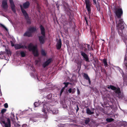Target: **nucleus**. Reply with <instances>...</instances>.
Returning <instances> with one entry per match:
<instances>
[{
  "label": "nucleus",
  "instance_id": "1",
  "mask_svg": "<svg viewBox=\"0 0 127 127\" xmlns=\"http://www.w3.org/2000/svg\"><path fill=\"white\" fill-rule=\"evenodd\" d=\"M116 21L118 33L122 37L123 40L127 47V35L123 33V30L124 28L123 21L122 19L119 20L117 18H116Z\"/></svg>",
  "mask_w": 127,
  "mask_h": 127
},
{
  "label": "nucleus",
  "instance_id": "2",
  "mask_svg": "<svg viewBox=\"0 0 127 127\" xmlns=\"http://www.w3.org/2000/svg\"><path fill=\"white\" fill-rule=\"evenodd\" d=\"M15 47L16 49L22 48H28L30 51H32L35 56H37L38 55V50L37 48V46H34L32 44L30 43L27 47L26 46H24L22 44H17L15 46Z\"/></svg>",
  "mask_w": 127,
  "mask_h": 127
},
{
  "label": "nucleus",
  "instance_id": "3",
  "mask_svg": "<svg viewBox=\"0 0 127 127\" xmlns=\"http://www.w3.org/2000/svg\"><path fill=\"white\" fill-rule=\"evenodd\" d=\"M48 104H44L43 105V108L42 111L44 112L45 115L47 114V112H51L53 114H56L58 113V110L56 108H55L53 110L50 109V108L48 107Z\"/></svg>",
  "mask_w": 127,
  "mask_h": 127
},
{
  "label": "nucleus",
  "instance_id": "4",
  "mask_svg": "<svg viewBox=\"0 0 127 127\" xmlns=\"http://www.w3.org/2000/svg\"><path fill=\"white\" fill-rule=\"evenodd\" d=\"M41 30V33L42 36L39 37V39L41 44H43L45 42V32L44 28L42 26H40Z\"/></svg>",
  "mask_w": 127,
  "mask_h": 127
},
{
  "label": "nucleus",
  "instance_id": "5",
  "mask_svg": "<svg viewBox=\"0 0 127 127\" xmlns=\"http://www.w3.org/2000/svg\"><path fill=\"white\" fill-rule=\"evenodd\" d=\"M108 89H111L113 90H115V93L118 95V97L120 98L121 97V93L120 91V89L119 88H116L115 87L112 85H110L107 87Z\"/></svg>",
  "mask_w": 127,
  "mask_h": 127
},
{
  "label": "nucleus",
  "instance_id": "6",
  "mask_svg": "<svg viewBox=\"0 0 127 127\" xmlns=\"http://www.w3.org/2000/svg\"><path fill=\"white\" fill-rule=\"evenodd\" d=\"M115 13L118 18H120L123 14L122 9L120 8H116Z\"/></svg>",
  "mask_w": 127,
  "mask_h": 127
},
{
  "label": "nucleus",
  "instance_id": "7",
  "mask_svg": "<svg viewBox=\"0 0 127 127\" xmlns=\"http://www.w3.org/2000/svg\"><path fill=\"white\" fill-rule=\"evenodd\" d=\"M36 31V29L33 27L30 28L29 30V32H26L24 34V36L30 37L32 36V33Z\"/></svg>",
  "mask_w": 127,
  "mask_h": 127
},
{
  "label": "nucleus",
  "instance_id": "8",
  "mask_svg": "<svg viewBox=\"0 0 127 127\" xmlns=\"http://www.w3.org/2000/svg\"><path fill=\"white\" fill-rule=\"evenodd\" d=\"M85 0L86 4V8L89 13L91 11L90 7L91 5V2L90 1V0Z\"/></svg>",
  "mask_w": 127,
  "mask_h": 127
},
{
  "label": "nucleus",
  "instance_id": "9",
  "mask_svg": "<svg viewBox=\"0 0 127 127\" xmlns=\"http://www.w3.org/2000/svg\"><path fill=\"white\" fill-rule=\"evenodd\" d=\"M7 122L5 123V121L4 120L2 121V123L5 125V127H10V122L9 119L8 118H7Z\"/></svg>",
  "mask_w": 127,
  "mask_h": 127
},
{
  "label": "nucleus",
  "instance_id": "10",
  "mask_svg": "<svg viewBox=\"0 0 127 127\" xmlns=\"http://www.w3.org/2000/svg\"><path fill=\"white\" fill-rule=\"evenodd\" d=\"M81 55L83 57L86 62L89 61V59L87 55L85 53L82 51H81Z\"/></svg>",
  "mask_w": 127,
  "mask_h": 127
},
{
  "label": "nucleus",
  "instance_id": "11",
  "mask_svg": "<svg viewBox=\"0 0 127 127\" xmlns=\"http://www.w3.org/2000/svg\"><path fill=\"white\" fill-rule=\"evenodd\" d=\"M9 1L10 3L13 12H15V5L13 1V0H9Z\"/></svg>",
  "mask_w": 127,
  "mask_h": 127
},
{
  "label": "nucleus",
  "instance_id": "12",
  "mask_svg": "<svg viewBox=\"0 0 127 127\" xmlns=\"http://www.w3.org/2000/svg\"><path fill=\"white\" fill-rule=\"evenodd\" d=\"M52 61L51 59H49L47 60L43 64V66L44 67H45L48 65Z\"/></svg>",
  "mask_w": 127,
  "mask_h": 127
},
{
  "label": "nucleus",
  "instance_id": "13",
  "mask_svg": "<svg viewBox=\"0 0 127 127\" xmlns=\"http://www.w3.org/2000/svg\"><path fill=\"white\" fill-rule=\"evenodd\" d=\"M7 0H3L2 5L4 9H6L7 8Z\"/></svg>",
  "mask_w": 127,
  "mask_h": 127
},
{
  "label": "nucleus",
  "instance_id": "14",
  "mask_svg": "<svg viewBox=\"0 0 127 127\" xmlns=\"http://www.w3.org/2000/svg\"><path fill=\"white\" fill-rule=\"evenodd\" d=\"M20 7L21 8L23 14L24 16L26 18H27L28 16L26 11L23 8L22 5H20Z\"/></svg>",
  "mask_w": 127,
  "mask_h": 127
},
{
  "label": "nucleus",
  "instance_id": "15",
  "mask_svg": "<svg viewBox=\"0 0 127 127\" xmlns=\"http://www.w3.org/2000/svg\"><path fill=\"white\" fill-rule=\"evenodd\" d=\"M76 90L75 88H70L68 90L66 91V93L67 94L68 93H74L75 92Z\"/></svg>",
  "mask_w": 127,
  "mask_h": 127
},
{
  "label": "nucleus",
  "instance_id": "16",
  "mask_svg": "<svg viewBox=\"0 0 127 127\" xmlns=\"http://www.w3.org/2000/svg\"><path fill=\"white\" fill-rule=\"evenodd\" d=\"M62 46V42L61 40L60 39L58 41L57 44L56 45V47L58 49H60Z\"/></svg>",
  "mask_w": 127,
  "mask_h": 127
},
{
  "label": "nucleus",
  "instance_id": "17",
  "mask_svg": "<svg viewBox=\"0 0 127 127\" xmlns=\"http://www.w3.org/2000/svg\"><path fill=\"white\" fill-rule=\"evenodd\" d=\"M70 84L69 83L67 82L65 83L64 82L63 84L65 85V86L61 90V92L60 93V96H61L62 93L63 92L65 87H67L68 86V85Z\"/></svg>",
  "mask_w": 127,
  "mask_h": 127
},
{
  "label": "nucleus",
  "instance_id": "18",
  "mask_svg": "<svg viewBox=\"0 0 127 127\" xmlns=\"http://www.w3.org/2000/svg\"><path fill=\"white\" fill-rule=\"evenodd\" d=\"M83 77L86 80H87L88 81L89 85H91V81L90 79L88 76L87 74L86 73H84Z\"/></svg>",
  "mask_w": 127,
  "mask_h": 127
},
{
  "label": "nucleus",
  "instance_id": "19",
  "mask_svg": "<svg viewBox=\"0 0 127 127\" xmlns=\"http://www.w3.org/2000/svg\"><path fill=\"white\" fill-rule=\"evenodd\" d=\"M30 5V3L28 1H27L24 3L23 4V7L25 9L28 8Z\"/></svg>",
  "mask_w": 127,
  "mask_h": 127
},
{
  "label": "nucleus",
  "instance_id": "20",
  "mask_svg": "<svg viewBox=\"0 0 127 127\" xmlns=\"http://www.w3.org/2000/svg\"><path fill=\"white\" fill-rule=\"evenodd\" d=\"M111 37L113 38H115V31L113 27L111 28Z\"/></svg>",
  "mask_w": 127,
  "mask_h": 127
},
{
  "label": "nucleus",
  "instance_id": "21",
  "mask_svg": "<svg viewBox=\"0 0 127 127\" xmlns=\"http://www.w3.org/2000/svg\"><path fill=\"white\" fill-rule=\"evenodd\" d=\"M127 55V52H126V57L125 58L124 63L125 65L126 68L127 69V56H126Z\"/></svg>",
  "mask_w": 127,
  "mask_h": 127
},
{
  "label": "nucleus",
  "instance_id": "22",
  "mask_svg": "<svg viewBox=\"0 0 127 127\" xmlns=\"http://www.w3.org/2000/svg\"><path fill=\"white\" fill-rule=\"evenodd\" d=\"M86 113L89 115H92L94 113L93 112H92L89 108H87L86 110Z\"/></svg>",
  "mask_w": 127,
  "mask_h": 127
},
{
  "label": "nucleus",
  "instance_id": "23",
  "mask_svg": "<svg viewBox=\"0 0 127 127\" xmlns=\"http://www.w3.org/2000/svg\"><path fill=\"white\" fill-rule=\"evenodd\" d=\"M106 121L109 122H111L113 120V119L112 118H107L106 120Z\"/></svg>",
  "mask_w": 127,
  "mask_h": 127
},
{
  "label": "nucleus",
  "instance_id": "24",
  "mask_svg": "<svg viewBox=\"0 0 127 127\" xmlns=\"http://www.w3.org/2000/svg\"><path fill=\"white\" fill-rule=\"evenodd\" d=\"M103 62L105 66H106L107 65L106 60V59H103Z\"/></svg>",
  "mask_w": 127,
  "mask_h": 127
},
{
  "label": "nucleus",
  "instance_id": "25",
  "mask_svg": "<svg viewBox=\"0 0 127 127\" xmlns=\"http://www.w3.org/2000/svg\"><path fill=\"white\" fill-rule=\"evenodd\" d=\"M85 45V47H87L88 49L89 50H91L92 49V48H91V47L88 44H86Z\"/></svg>",
  "mask_w": 127,
  "mask_h": 127
},
{
  "label": "nucleus",
  "instance_id": "26",
  "mask_svg": "<svg viewBox=\"0 0 127 127\" xmlns=\"http://www.w3.org/2000/svg\"><path fill=\"white\" fill-rule=\"evenodd\" d=\"M20 54L21 55L22 57H24L25 56V53L23 51H21L20 52Z\"/></svg>",
  "mask_w": 127,
  "mask_h": 127
},
{
  "label": "nucleus",
  "instance_id": "27",
  "mask_svg": "<svg viewBox=\"0 0 127 127\" xmlns=\"http://www.w3.org/2000/svg\"><path fill=\"white\" fill-rule=\"evenodd\" d=\"M120 125L121 126H125L126 125V122H121Z\"/></svg>",
  "mask_w": 127,
  "mask_h": 127
},
{
  "label": "nucleus",
  "instance_id": "28",
  "mask_svg": "<svg viewBox=\"0 0 127 127\" xmlns=\"http://www.w3.org/2000/svg\"><path fill=\"white\" fill-rule=\"evenodd\" d=\"M6 109H2L1 110V112L2 114L4 113L6 111Z\"/></svg>",
  "mask_w": 127,
  "mask_h": 127
},
{
  "label": "nucleus",
  "instance_id": "29",
  "mask_svg": "<svg viewBox=\"0 0 127 127\" xmlns=\"http://www.w3.org/2000/svg\"><path fill=\"white\" fill-rule=\"evenodd\" d=\"M39 105V103L37 102H35L34 103V105L35 107H37V106H38Z\"/></svg>",
  "mask_w": 127,
  "mask_h": 127
},
{
  "label": "nucleus",
  "instance_id": "30",
  "mask_svg": "<svg viewBox=\"0 0 127 127\" xmlns=\"http://www.w3.org/2000/svg\"><path fill=\"white\" fill-rule=\"evenodd\" d=\"M41 54L43 56H45L46 55V53L45 52V51L43 50H42V51Z\"/></svg>",
  "mask_w": 127,
  "mask_h": 127
},
{
  "label": "nucleus",
  "instance_id": "31",
  "mask_svg": "<svg viewBox=\"0 0 127 127\" xmlns=\"http://www.w3.org/2000/svg\"><path fill=\"white\" fill-rule=\"evenodd\" d=\"M5 53V52H1L0 53V56H3L4 54Z\"/></svg>",
  "mask_w": 127,
  "mask_h": 127
},
{
  "label": "nucleus",
  "instance_id": "32",
  "mask_svg": "<svg viewBox=\"0 0 127 127\" xmlns=\"http://www.w3.org/2000/svg\"><path fill=\"white\" fill-rule=\"evenodd\" d=\"M90 121L89 119L88 118V119H87L86 120H85V123L86 124H88V123Z\"/></svg>",
  "mask_w": 127,
  "mask_h": 127
},
{
  "label": "nucleus",
  "instance_id": "33",
  "mask_svg": "<svg viewBox=\"0 0 127 127\" xmlns=\"http://www.w3.org/2000/svg\"><path fill=\"white\" fill-rule=\"evenodd\" d=\"M1 26H2V27L4 28L7 31V29L3 25L1 24Z\"/></svg>",
  "mask_w": 127,
  "mask_h": 127
},
{
  "label": "nucleus",
  "instance_id": "34",
  "mask_svg": "<svg viewBox=\"0 0 127 127\" xmlns=\"http://www.w3.org/2000/svg\"><path fill=\"white\" fill-rule=\"evenodd\" d=\"M4 107L5 108H7L8 107V105L7 103H5L4 105Z\"/></svg>",
  "mask_w": 127,
  "mask_h": 127
},
{
  "label": "nucleus",
  "instance_id": "35",
  "mask_svg": "<svg viewBox=\"0 0 127 127\" xmlns=\"http://www.w3.org/2000/svg\"><path fill=\"white\" fill-rule=\"evenodd\" d=\"M27 125L26 124H23L22 125V127H27Z\"/></svg>",
  "mask_w": 127,
  "mask_h": 127
},
{
  "label": "nucleus",
  "instance_id": "36",
  "mask_svg": "<svg viewBox=\"0 0 127 127\" xmlns=\"http://www.w3.org/2000/svg\"><path fill=\"white\" fill-rule=\"evenodd\" d=\"M94 2V4H96V1L95 0H93Z\"/></svg>",
  "mask_w": 127,
  "mask_h": 127
},
{
  "label": "nucleus",
  "instance_id": "37",
  "mask_svg": "<svg viewBox=\"0 0 127 127\" xmlns=\"http://www.w3.org/2000/svg\"><path fill=\"white\" fill-rule=\"evenodd\" d=\"M11 46H14V44H13V42H11Z\"/></svg>",
  "mask_w": 127,
  "mask_h": 127
},
{
  "label": "nucleus",
  "instance_id": "38",
  "mask_svg": "<svg viewBox=\"0 0 127 127\" xmlns=\"http://www.w3.org/2000/svg\"><path fill=\"white\" fill-rule=\"evenodd\" d=\"M8 54H11V52L10 51H8Z\"/></svg>",
  "mask_w": 127,
  "mask_h": 127
},
{
  "label": "nucleus",
  "instance_id": "39",
  "mask_svg": "<svg viewBox=\"0 0 127 127\" xmlns=\"http://www.w3.org/2000/svg\"><path fill=\"white\" fill-rule=\"evenodd\" d=\"M77 109L76 110L77 112L78 111V110H79V108H78V106H77Z\"/></svg>",
  "mask_w": 127,
  "mask_h": 127
},
{
  "label": "nucleus",
  "instance_id": "40",
  "mask_svg": "<svg viewBox=\"0 0 127 127\" xmlns=\"http://www.w3.org/2000/svg\"><path fill=\"white\" fill-rule=\"evenodd\" d=\"M90 31L91 33L92 34V30L91 28H90Z\"/></svg>",
  "mask_w": 127,
  "mask_h": 127
},
{
  "label": "nucleus",
  "instance_id": "41",
  "mask_svg": "<svg viewBox=\"0 0 127 127\" xmlns=\"http://www.w3.org/2000/svg\"><path fill=\"white\" fill-rule=\"evenodd\" d=\"M77 92H78V93H79V90L78 89H77Z\"/></svg>",
  "mask_w": 127,
  "mask_h": 127
},
{
  "label": "nucleus",
  "instance_id": "42",
  "mask_svg": "<svg viewBox=\"0 0 127 127\" xmlns=\"http://www.w3.org/2000/svg\"><path fill=\"white\" fill-rule=\"evenodd\" d=\"M86 23L87 24V20H86Z\"/></svg>",
  "mask_w": 127,
  "mask_h": 127
},
{
  "label": "nucleus",
  "instance_id": "43",
  "mask_svg": "<svg viewBox=\"0 0 127 127\" xmlns=\"http://www.w3.org/2000/svg\"><path fill=\"white\" fill-rule=\"evenodd\" d=\"M31 67H32V69H33V66H31Z\"/></svg>",
  "mask_w": 127,
  "mask_h": 127
},
{
  "label": "nucleus",
  "instance_id": "44",
  "mask_svg": "<svg viewBox=\"0 0 127 127\" xmlns=\"http://www.w3.org/2000/svg\"><path fill=\"white\" fill-rule=\"evenodd\" d=\"M4 58H5V57L4 56Z\"/></svg>",
  "mask_w": 127,
  "mask_h": 127
}]
</instances>
